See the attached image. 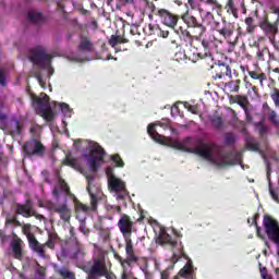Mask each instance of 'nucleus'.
Listing matches in <instances>:
<instances>
[{
	"mask_svg": "<svg viewBox=\"0 0 279 279\" xmlns=\"http://www.w3.org/2000/svg\"><path fill=\"white\" fill-rule=\"evenodd\" d=\"M195 154L205 158L216 167H232L241 162V155L234 153H223L221 148L214 144H204L195 149Z\"/></svg>",
	"mask_w": 279,
	"mask_h": 279,
	"instance_id": "1",
	"label": "nucleus"
},
{
	"mask_svg": "<svg viewBox=\"0 0 279 279\" xmlns=\"http://www.w3.org/2000/svg\"><path fill=\"white\" fill-rule=\"evenodd\" d=\"M82 269L88 275L87 279H97L101 278V276H106L107 279H114V275L108 272L104 253H100L98 257H94V263L88 262Z\"/></svg>",
	"mask_w": 279,
	"mask_h": 279,
	"instance_id": "2",
	"label": "nucleus"
},
{
	"mask_svg": "<svg viewBox=\"0 0 279 279\" xmlns=\"http://www.w3.org/2000/svg\"><path fill=\"white\" fill-rule=\"evenodd\" d=\"M155 125H159L160 128H163V130H167L169 128V123L156 122L155 124L148 125L147 132L149 136L156 141V143H160V145H167L168 147H173L174 149H184V147H186V144L183 141L160 135L156 130H154Z\"/></svg>",
	"mask_w": 279,
	"mask_h": 279,
	"instance_id": "3",
	"label": "nucleus"
},
{
	"mask_svg": "<svg viewBox=\"0 0 279 279\" xmlns=\"http://www.w3.org/2000/svg\"><path fill=\"white\" fill-rule=\"evenodd\" d=\"M31 99L36 112L45 119V121H53L56 118V112L51 109L49 104V96L47 94H40V97H37L34 94H31Z\"/></svg>",
	"mask_w": 279,
	"mask_h": 279,
	"instance_id": "4",
	"label": "nucleus"
},
{
	"mask_svg": "<svg viewBox=\"0 0 279 279\" xmlns=\"http://www.w3.org/2000/svg\"><path fill=\"white\" fill-rule=\"evenodd\" d=\"M93 177H87V191L90 197V206H86L82 203H76L77 213H88L89 210H97V198L101 195V187L93 184Z\"/></svg>",
	"mask_w": 279,
	"mask_h": 279,
	"instance_id": "5",
	"label": "nucleus"
},
{
	"mask_svg": "<svg viewBox=\"0 0 279 279\" xmlns=\"http://www.w3.org/2000/svg\"><path fill=\"white\" fill-rule=\"evenodd\" d=\"M108 184L112 193H116L117 199H124L128 197V189H125V182L123 180L110 174V170L107 171Z\"/></svg>",
	"mask_w": 279,
	"mask_h": 279,
	"instance_id": "6",
	"label": "nucleus"
},
{
	"mask_svg": "<svg viewBox=\"0 0 279 279\" xmlns=\"http://www.w3.org/2000/svg\"><path fill=\"white\" fill-rule=\"evenodd\" d=\"M86 256V251H84V246L75 242L70 247H62L58 253V258H74L76 260H82Z\"/></svg>",
	"mask_w": 279,
	"mask_h": 279,
	"instance_id": "7",
	"label": "nucleus"
},
{
	"mask_svg": "<svg viewBox=\"0 0 279 279\" xmlns=\"http://www.w3.org/2000/svg\"><path fill=\"white\" fill-rule=\"evenodd\" d=\"M264 228L266 234L270 241H274L277 245V254L279 256V226L278 221L271 219L269 216H265L264 218Z\"/></svg>",
	"mask_w": 279,
	"mask_h": 279,
	"instance_id": "8",
	"label": "nucleus"
},
{
	"mask_svg": "<svg viewBox=\"0 0 279 279\" xmlns=\"http://www.w3.org/2000/svg\"><path fill=\"white\" fill-rule=\"evenodd\" d=\"M124 241L126 258L123 259V257L120 255H116V258L119 260L123 269H128L132 263H136L138 260V256L134 254V244L132 243V238H124Z\"/></svg>",
	"mask_w": 279,
	"mask_h": 279,
	"instance_id": "9",
	"label": "nucleus"
},
{
	"mask_svg": "<svg viewBox=\"0 0 279 279\" xmlns=\"http://www.w3.org/2000/svg\"><path fill=\"white\" fill-rule=\"evenodd\" d=\"M31 60L39 66V69H49L51 66V54L45 49L33 50Z\"/></svg>",
	"mask_w": 279,
	"mask_h": 279,
	"instance_id": "10",
	"label": "nucleus"
},
{
	"mask_svg": "<svg viewBox=\"0 0 279 279\" xmlns=\"http://www.w3.org/2000/svg\"><path fill=\"white\" fill-rule=\"evenodd\" d=\"M22 232H23V234H25V236L28 241L29 247L34 252H37V254H39V256H45V245H40L38 243V240H36V236L33 235L32 225L26 223V225L22 226Z\"/></svg>",
	"mask_w": 279,
	"mask_h": 279,
	"instance_id": "11",
	"label": "nucleus"
},
{
	"mask_svg": "<svg viewBox=\"0 0 279 279\" xmlns=\"http://www.w3.org/2000/svg\"><path fill=\"white\" fill-rule=\"evenodd\" d=\"M104 156H106V151L104 150V148H101L99 144L94 143L92 145V150L88 158L89 167L93 169V171H97V168L104 161Z\"/></svg>",
	"mask_w": 279,
	"mask_h": 279,
	"instance_id": "12",
	"label": "nucleus"
},
{
	"mask_svg": "<svg viewBox=\"0 0 279 279\" xmlns=\"http://www.w3.org/2000/svg\"><path fill=\"white\" fill-rule=\"evenodd\" d=\"M15 213L26 218L35 217L39 221H43V219H45V216L36 213V209H34V205L32 204V201H26L25 204H17L15 207Z\"/></svg>",
	"mask_w": 279,
	"mask_h": 279,
	"instance_id": "13",
	"label": "nucleus"
},
{
	"mask_svg": "<svg viewBox=\"0 0 279 279\" xmlns=\"http://www.w3.org/2000/svg\"><path fill=\"white\" fill-rule=\"evenodd\" d=\"M11 256L16 258V260H23L25 242L21 240L17 235H13V239L10 243Z\"/></svg>",
	"mask_w": 279,
	"mask_h": 279,
	"instance_id": "14",
	"label": "nucleus"
},
{
	"mask_svg": "<svg viewBox=\"0 0 279 279\" xmlns=\"http://www.w3.org/2000/svg\"><path fill=\"white\" fill-rule=\"evenodd\" d=\"M23 149L27 156H43L45 154V146L36 138L28 141Z\"/></svg>",
	"mask_w": 279,
	"mask_h": 279,
	"instance_id": "15",
	"label": "nucleus"
},
{
	"mask_svg": "<svg viewBox=\"0 0 279 279\" xmlns=\"http://www.w3.org/2000/svg\"><path fill=\"white\" fill-rule=\"evenodd\" d=\"M134 222L128 215H123L118 221V228L120 232L123 234L124 239H130L132 236V228Z\"/></svg>",
	"mask_w": 279,
	"mask_h": 279,
	"instance_id": "16",
	"label": "nucleus"
},
{
	"mask_svg": "<svg viewBox=\"0 0 279 279\" xmlns=\"http://www.w3.org/2000/svg\"><path fill=\"white\" fill-rule=\"evenodd\" d=\"M157 14L161 17L163 25H167V27H175L178 25V16L173 13L165 9H160L157 11Z\"/></svg>",
	"mask_w": 279,
	"mask_h": 279,
	"instance_id": "17",
	"label": "nucleus"
},
{
	"mask_svg": "<svg viewBox=\"0 0 279 279\" xmlns=\"http://www.w3.org/2000/svg\"><path fill=\"white\" fill-rule=\"evenodd\" d=\"M51 210L58 213L63 221H69L71 219V209H69V206L66 205V197H64L61 204L52 206Z\"/></svg>",
	"mask_w": 279,
	"mask_h": 279,
	"instance_id": "18",
	"label": "nucleus"
},
{
	"mask_svg": "<svg viewBox=\"0 0 279 279\" xmlns=\"http://www.w3.org/2000/svg\"><path fill=\"white\" fill-rule=\"evenodd\" d=\"M62 193H64V195H69V185H66L64 180L58 179V183L52 191L54 199H58Z\"/></svg>",
	"mask_w": 279,
	"mask_h": 279,
	"instance_id": "19",
	"label": "nucleus"
},
{
	"mask_svg": "<svg viewBox=\"0 0 279 279\" xmlns=\"http://www.w3.org/2000/svg\"><path fill=\"white\" fill-rule=\"evenodd\" d=\"M182 21L186 23L187 27H198L202 34L206 32V27H204V25L197 22V19L195 16L189 15V13H185L184 15H182Z\"/></svg>",
	"mask_w": 279,
	"mask_h": 279,
	"instance_id": "20",
	"label": "nucleus"
},
{
	"mask_svg": "<svg viewBox=\"0 0 279 279\" xmlns=\"http://www.w3.org/2000/svg\"><path fill=\"white\" fill-rule=\"evenodd\" d=\"M222 77H232V69L226 63L218 65L215 80H222Z\"/></svg>",
	"mask_w": 279,
	"mask_h": 279,
	"instance_id": "21",
	"label": "nucleus"
},
{
	"mask_svg": "<svg viewBox=\"0 0 279 279\" xmlns=\"http://www.w3.org/2000/svg\"><path fill=\"white\" fill-rule=\"evenodd\" d=\"M259 27L267 36H276V34H278V25L271 24L269 21L262 22Z\"/></svg>",
	"mask_w": 279,
	"mask_h": 279,
	"instance_id": "22",
	"label": "nucleus"
},
{
	"mask_svg": "<svg viewBox=\"0 0 279 279\" xmlns=\"http://www.w3.org/2000/svg\"><path fill=\"white\" fill-rule=\"evenodd\" d=\"M157 243H160V245L168 244L172 247H175V245H178V242L171 240V235H169L166 230L160 231L159 236L157 238Z\"/></svg>",
	"mask_w": 279,
	"mask_h": 279,
	"instance_id": "23",
	"label": "nucleus"
},
{
	"mask_svg": "<svg viewBox=\"0 0 279 279\" xmlns=\"http://www.w3.org/2000/svg\"><path fill=\"white\" fill-rule=\"evenodd\" d=\"M57 274H59V276H61V278L75 279V274H73L66 267H61V268L57 269Z\"/></svg>",
	"mask_w": 279,
	"mask_h": 279,
	"instance_id": "24",
	"label": "nucleus"
},
{
	"mask_svg": "<svg viewBox=\"0 0 279 279\" xmlns=\"http://www.w3.org/2000/svg\"><path fill=\"white\" fill-rule=\"evenodd\" d=\"M218 33L220 36H223V38H230L234 34V27L232 25H227L220 29H218Z\"/></svg>",
	"mask_w": 279,
	"mask_h": 279,
	"instance_id": "25",
	"label": "nucleus"
},
{
	"mask_svg": "<svg viewBox=\"0 0 279 279\" xmlns=\"http://www.w3.org/2000/svg\"><path fill=\"white\" fill-rule=\"evenodd\" d=\"M78 49L80 51H93V44L88 39L83 38L81 40Z\"/></svg>",
	"mask_w": 279,
	"mask_h": 279,
	"instance_id": "26",
	"label": "nucleus"
},
{
	"mask_svg": "<svg viewBox=\"0 0 279 279\" xmlns=\"http://www.w3.org/2000/svg\"><path fill=\"white\" fill-rule=\"evenodd\" d=\"M28 20L31 23H40L43 21V14L36 11H31L28 13Z\"/></svg>",
	"mask_w": 279,
	"mask_h": 279,
	"instance_id": "27",
	"label": "nucleus"
},
{
	"mask_svg": "<svg viewBox=\"0 0 279 279\" xmlns=\"http://www.w3.org/2000/svg\"><path fill=\"white\" fill-rule=\"evenodd\" d=\"M241 81H231L226 84V88L230 90V93H239Z\"/></svg>",
	"mask_w": 279,
	"mask_h": 279,
	"instance_id": "28",
	"label": "nucleus"
},
{
	"mask_svg": "<svg viewBox=\"0 0 279 279\" xmlns=\"http://www.w3.org/2000/svg\"><path fill=\"white\" fill-rule=\"evenodd\" d=\"M21 130H23V125H21V122L16 120L11 122V133L13 135L21 134Z\"/></svg>",
	"mask_w": 279,
	"mask_h": 279,
	"instance_id": "29",
	"label": "nucleus"
},
{
	"mask_svg": "<svg viewBox=\"0 0 279 279\" xmlns=\"http://www.w3.org/2000/svg\"><path fill=\"white\" fill-rule=\"evenodd\" d=\"M268 182H269V193L275 202L279 204V190L275 191L271 189V179L269 178V172L267 173Z\"/></svg>",
	"mask_w": 279,
	"mask_h": 279,
	"instance_id": "30",
	"label": "nucleus"
},
{
	"mask_svg": "<svg viewBox=\"0 0 279 279\" xmlns=\"http://www.w3.org/2000/svg\"><path fill=\"white\" fill-rule=\"evenodd\" d=\"M268 121H270L271 123H274V125H276L278 128L279 117H278V113L275 110H269L268 111Z\"/></svg>",
	"mask_w": 279,
	"mask_h": 279,
	"instance_id": "31",
	"label": "nucleus"
},
{
	"mask_svg": "<svg viewBox=\"0 0 279 279\" xmlns=\"http://www.w3.org/2000/svg\"><path fill=\"white\" fill-rule=\"evenodd\" d=\"M250 77H252L253 80H258L259 81V85L263 86V82H265V80H267V77L265 76V74H258L255 71H251L248 72Z\"/></svg>",
	"mask_w": 279,
	"mask_h": 279,
	"instance_id": "32",
	"label": "nucleus"
},
{
	"mask_svg": "<svg viewBox=\"0 0 279 279\" xmlns=\"http://www.w3.org/2000/svg\"><path fill=\"white\" fill-rule=\"evenodd\" d=\"M191 274H193V268L187 265L180 270L179 276H182V278H189Z\"/></svg>",
	"mask_w": 279,
	"mask_h": 279,
	"instance_id": "33",
	"label": "nucleus"
},
{
	"mask_svg": "<svg viewBox=\"0 0 279 279\" xmlns=\"http://www.w3.org/2000/svg\"><path fill=\"white\" fill-rule=\"evenodd\" d=\"M270 97L276 108H279V89L278 88L272 89V92L270 93Z\"/></svg>",
	"mask_w": 279,
	"mask_h": 279,
	"instance_id": "34",
	"label": "nucleus"
},
{
	"mask_svg": "<svg viewBox=\"0 0 279 279\" xmlns=\"http://www.w3.org/2000/svg\"><path fill=\"white\" fill-rule=\"evenodd\" d=\"M121 43H123V38H121V36L112 35L109 40V45H111V47H117V45H120Z\"/></svg>",
	"mask_w": 279,
	"mask_h": 279,
	"instance_id": "35",
	"label": "nucleus"
},
{
	"mask_svg": "<svg viewBox=\"0 0 279 279\" xmlns=\"http://www.w3.org/2000/svg\"><path fill=\"white\" fill-rule=\"evenodd\" d=\"M256 130H257L258 134H260V136H265V134H267V132L269 131L267 125H265L263 123H258L256 125Z\"/></svg>",
	"mask_w": 279,
	"mask_h": 279,
	"instance_id": "36",
	"label": "nucleus"
},
{
	"mask_svg": "<svg viewBox=\"0 0 279 279\" xmlns=\"http://www.w3.org/2000/svg\"><path fill=\"white\" fill-rule=\"evenodd\" d=\"M245 24L247 25L246 32H248V34H252V32H254V19L246 17L245 19Z\"/></svg>",
	"mask_w": 279,
	"mask_h": 279,
	"instance_id": "37",
	"label": "nucleus"
},
{
	"mask_svg": "<svg viewBox=\"0 0 279 279\" xmlns=\"http://www.w3.org/2000/svg\"><path fill=\"white\" fill-rule=\"evenodd\" d=\"M59 107L65 117H71V107L68 104H59Z\"/></svg>",
	"mask_w": 279,
	"mask_h": 279,
	"instance_id": "38",
	"label": "nucleus"
},
{
	"mask_svg": "<svg viewBox=\"0 0 279 279\" xmlns=\"http://www.w3.org/2000/svg\"><path fill=\"white\" fill-rule=\"evenodd\" d=\"M213 125L217 129V130H221V128H223V120L221 118H214L213 119Z\"/></svg>",
	"mask_w": 279,
	"mask_h": 279,
	"instance_id": "39",
	"label": "nucleus"
},
{
	"mask_svg": "<svg viewBox=\"0 0 279 279\" xmlns=\"http://www.w3.org/2000/svg\"><path fill=\"white\" fill-rule=\"evenodd\" d=\"M111 160L116 162L117 167H123L125 163L123 162V159L119 155H112Z\"/></svg>",
	"mask_w": 279,
	"mask_h": 279,
	"instance_id": "40",
	"label": "nucleus"
},
{
	"mask_svg": "<svg viewBox=\"0 0 279 279\" xmlns=\"http://www.w3.org/2000/svg\"><path fill=\"white\" fill-rule=\"evenodd\" d=\"M80 232H82L83 234H85V236H88L89 234V230L86 228V222L85 221H81L80 228H78Z\"/></svg>",
	"mask_w": 279,
	"mask_h": 279,
	"instance_id": "41",
	"label": "nucleus"
},
{
	"mask_svg": "<svg viewBox=\"0 0 279 279\" xmlns=\"http://www.w3.org/2000/svg\"><path fill=\"white\" fill-rule=\"evenodd\" d=\"M204 3H207V5H211L213 10H216V8H219V2L217 0H203Z\"/></svg>",
	"mask_w": 279,
	"mask_h": 279,
	"instance_id": "42",
	"label": "nucleus"
},
{
	"mask_svg": "<svg viewBox=\"0 0 279 279\" xmlns=\"http://www.w3.org/2000/svg\"><path fill=\"white\" fill-rule=\"evenodd\" d=\"M259 271H260L262 279H271V276H269L265 267H260Z\"/></svg>",
	"mask_w": 279,
	"mask_h": 279,
	"instance_id": "43",
	"label": "nucleus"
},
{
	"mask_svg": "<svg viewBox=\"0 0 279 279\" xmlns=\"http://www.w3.org/2000/svg\"><path fill=\"white\" fill-rule=\"evenodd\" d=\"M202 45H203L205 51H208V49H210L213 47V41L203 39Z\"/></svg>",
	"mask_w": 279,
	"mask_h": 279,
	"instance_id": "44",
	"label": "nucleus"
},
{
	"mask_svg": "<svg viewBox=\"0 0 279 279\" xmlns=\"http://www.w3.org/2000/svg\"><path fill=\"white\" fill-rule=\"evenodd\" d=\"M66 160H68V162L71 167H73L74 169H77V167H78L77 159H73L71 157H68Z\"/></svg>",
	"mask_w": 279,
	"mask_h": 279,
	"instance_id": "45",
	"label": "nucleus"
},
{
	"mask_svg": "<svg viewBox=\"0 0 279 279\" xmlns=\"http://www.w3.org/2000/svg\"><path fill=\"white\" fill-rule=\"evenodd\" d=\"M0 84L1 86H5V70L0 69Z\"/></svg>",
	"mask_w": 279,
	"mask_h": 279,
	"instance_id": "46",
	"label": "nucleus"
},
{
	"mask_svg": "<svg viewBox=\"0 0 279 279\" xmlns=\"http://www.w3.org/2000/svg\"><path fill=\"white\" fill-rule=\"evenodd\" d=\"M248 149H252V151H258V144L250 142L247 144Z\"/></svg>",
	"mask_w": 279,
	"mask_h": 279,
	"instance_id": "47",
	"label": "nucleus"
},
{
	"mask_svg": "<svg viewBox=\"0 0 279 279\" xmlns=\"http://www.w3.org/2000/svg\"><path fill=\"white\" fill-rule=\"evenodd\" d=\"M40 245H44V244H40ZM46 245H47V247H49L50 250H53V247H54V243H53V239H49L47 242H46V244L44 245V247H46Z\"/></svg>",
	"mask_w": 279,
	"mask_h": 279,
	"instance_id": "48",
	"label": "nucleus"
},
{
	"mask_svg": "<svg viewBox=\"0 0 279 279\" xmlns=\"http://www.w3.org/2000/svg\"><path fill=\"white\" fill-rule=\"evenodd\" d=\"M36 80L39 82L40 86L45 88V82L43 81V76L40 73L35 74Z\"/></svg>",
	"mask_w": 279,
	"mask_h": 279,
	"instance_id": "49",
	"label": "nucleus"
},
{
	"mask_svg": "<svg viewBox=\"0 0 279 279\" xmlns=\"http://www.w3.org/2000/svg\"><path fill=\"white\" fill-rule=\"evenodd\" d=\"M187 3L192 10H197V2L195 0H187Z\"/></svg>",
	"mask_w": 279,
	"mask_h": 279,
	"instance_id": "50",
	"label": "nucleus"
},
{
	"mask_svg": "<svg viewBox=\"0 0 279 279\" xmlns=\"http://www.w3.org/2000/svg\"><path fill=\"white\" fill-rule=\"evenodd\" d=\"M177 60H184L186 58V54L184 52L180 51L175 54Z\"/></svg>",
	"mask_w": 279,
	"mask_h": 279,
	"instance_id": "51",
	"label": "nucleus"
},
{
	"mask_svg": "<svg viewBox=\"0 0 279 279\" xmlns=\"http://www.w3.org/2000/svg\"><path fill=\"white\" fill-rule=\"evenodd\" d=\"M192 56H198V58H204V56H202V53L197 52L196 48H192Z\"/></svg>",
	"mask_w": 279,
	"mask_h": 279,
	"instance_id": "52",
	"label": "nucleus"
},
{
	"mask_svg": "<svg viewBox=\"0 0 279 279\" xmlns=\"http://www.w3.org/2000/svg\"><path fill=\"white\" fill-rule=\"evenodd\" d=\"M161 279H169V270H163L161 272Z\"/></svg>",
	"mask_w": 279,
	"mask_h": 279,
	"instance_id": "53",
	"label": "nucleus"
},
{
	"mask_svg": "<svg viewBox=\"0 0 279 279\" xmlns=\"http://www.w3.org/2000/svg\"><path fill=\"white\" fill-rule=\"evenodd\" d=\"M227 143H232V141L234 140V135L233 134H227Z\"/></svg>",
	"mask_w": 279,
	"mask_h": 279,
	"instance_id": "54",
	"label": "nucleus"
},
{
	"mask_svg": "<svg viewBox=\"0 0 279 279\" xmlns=\"http://www.w3.org/2000/svg\"><path fill=\"white\" fill-rule=\"evenodd\" d=\"M16 221L15 217L7 218V223H14Z\"/></svg>",
	"mask_w": 279,
	"mask_h": 279,
	"instance_id": "55",
	"label": "nucleus"
},
{
	"mask_svg": "<svg viewBox=\"0 0 279 279\" xmlns=\"http://www.w3.org/2000/svg\"><path fill=\"white\" fill-rule=\"evenodd\" d=\"M7 116L0 111V121H5Z\"/></svg>",
	"mask_w": 279,
	"mask_h": 279,
	"instance_id": "56",
	"label": "nucleus"
},
{
	"mask_svg": "<svg viewBox=\"0 0 279 279\" xmlns=\"http://www.w3.org/2000/svg\"><path fill=\"white\" fill-rule=\"evenodd\" d=\"M122 279H128V271L123 268Z\"/></svg>",
	"mask_w": 279,
	"mask_h": 279,
	"instance_id": "57",
	"label": "nucleus"
},
{
	"mask_svg": "<svg viewBox=\"0 0 279 279\" xmlns=\"http://www.w3.org/2000/svg\"><path fill=\"white\" fill-rule=\"evenodd\" d=\"M206 19L213 20V19H214L213 13L207 12V13H206Z\"/></svg>",
	"mask_w": 279,
	"mask_h": 279,
	"instance_id": "58",
	"label": "nucleus"
},
{
	"mask_svg": "<svg viewBox=\"0 0 279 279\" xmlns=\"http://www.w3.org/2000/svg\"><path fill=\"white\" fill-rule=\"evenodd\" d=\"M36 130H38V126H32V128H31L32 134H34V133L36 132Z\"/></svg>",
	"mask_w": 279,
	"mask_h": 279,
	"instance_id": "59",
	"label": "nucleus"
},
{
	"mask_svg": "<svg viewBox=\"0 0 279 279\" xmlns=\"http://www.w3.org/2000/svg\"><path fill=\"white\" fill-rule=\"evenodd\" d=\"M258 217V214H256L253 218H252V223L256 225V218Z\"/></svg>",
	"mask_w": 279,
	"mask_h": 279,
	"instance_id": "60",
	"label": "nucleus"
},
{
	"mask_svg": "<svg viewBox=\"0 0 279 279\" xmlns=\"http://www.w3.org/2000/svg\"><path fill=\"white\" fill-rule=\"evenodd\" d=\"M14 225L17 226V227L23 226V225L21 223V221L16 220V218H15Z\"/></svg>",
	"mask_w": 279,
	"mask_h": 279,
	"instance_id": "61",
	"label": "nucleus"
},
{
	"mask_svg": "<svg viewBox=\"0 0 279 279\" xmlns=\"http://www.w3.org/2000/svg\"><path fill=\"white\" fill-rule=\"evenodd\" d=\"M257 57L263 58V51L258 50L257 51Z\"/></svg>",
	"mask_w": 279,
	"mask_h": 279,
	"instance_id": "62",
	"label": "nucleus"
},
{
	"mask_svg": "<svg viewBox=\"0 0 279 279\" xmlns=\"http://www.w3.org/2000/svg\"><path fill=\"white\" fill-rule=\"evenodd\" d=\"M105 1H106L107 5H112L113 0H105Z\"/></svg>",
	"mask_w": 279,
	"mask_h": 279,
	"instance_id": "63",
	"label": "nucleus"
},
{
	"mask_svg": "<svg viewBox=\"0 0 279 279\" xmlns=\"http://www.w3.org/2000/svg\"><path fill=\"white\" fill-rule=\"evenodd\" d=\"M116 210H117L118 213H121V207H120V206H116Z\"/></svg>",
	"mask_w": 279,
	"mask_h": 279,
	"instance_id": "64",
	"label": "nucleus"
}]
</instances>
